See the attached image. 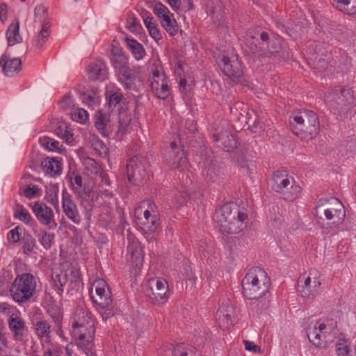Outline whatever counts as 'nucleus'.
Masks as SVG:
<instances>
[{
	"label": "nucleus",
	"mask_w": 356,
	"mask_h": 356,
	"mask_svg": "<svg viewBox=\"0 0 356 356\" xmlns=\"http://www.w3.org/2000/svg\"><path fill=\"white\" fill-rule=\"evenodd\" d=\"M19 26L20 22L19 19L15 20L8 26L6 32V38L9 46H13L21 42L22 38L19 34Z\"/></svg>",
	"instance_id": "c9c22d12"
},
{
	"label": "nucleus",
	"mask_w": 356,
	"mask_h": 356,
	"mask_svg": "<svg viewBox=\"0 0 356 356\" xmlns=\"http://www.w3.org/2000/svg\"><path fill=\"white\" fill-rule=\"evenodd\" d=\"M301 193V187L293 179L288 186L284 188L279 193L280 196L286 201H294L298 198Z\"/></svg>",
	"instance_id": "72a5a7b5"
},
{
	"label": "nucleus",
	"mask_w": 356,
	"mask_h": 356,
	"mask_svg": "<svg viewBox=\"0 0 356 356\" xmlns=\"http://www.w3.org/2000/svg\"><path fill=\"white\" fill-rule=\"evenodd\" d=\"M178 81L179 90L183 95L187 109L189 111H197L199 108L195 104V99L192 96L193 80L190 76H184L180 77Z\"/></svg>",
	"instance_id": "aec40b11"
},
{
	"label": "nucleus",
	"mask_w": 356,
	"mask_h": 356,
	"mask_svg": "<svg viewBox=\"0 0 356 356\" xmlns=\"http://www.w3.org/2000/svg\"><path fill=\"white\" fill-rule=\"evenodd\" d=\"M160 23L165 30L172 36L177 34L179 29L174 15L170 12L160 19Z\"/></svg>",
	"instance_id": "37998d69"
},
{
	"label": "nucleus",
	"mask_w": 356,
	"mask_h": 356,
	"mask_svg": "<svg viewBox=\"0 0 356 356\" xmlns=\"http://www.w3.org/2000/svg\"><path fill=\"white\" fill-rule=\"evenodd\" d=\"M268 284L265 270L257 267L251 268L242 280L243 295L250 300L259 299L267 291Z\"/></svg>",
	"instance_id": "20e7f679"
},
{
	"label": "nucleus",
	"mask_w": 356,
	"mask_h": 356,
	"mask_svg": "<svg viewBox=\"0 0 356 356\" xmlns=\"http://www.w3.org/2000/svg\"><path fill=\"white\" fill-rule=\"evenodd\" d=\"M234 307L229 301L222 302L216 312V321L222 329L228 328L233 324Z\"/></svg>",
	"instance_id": "412c9836"
},
{
	"label": "nucleus",
	"mask_w": 356,
	"mask_h": 356,
	"mask_svg": "<svg viewBox=\"0 0 356 356\" xmlns=\"http://www.w3.org/2000/svg\"><path fill=\"white\" fill-rule=\"evenodd\" d=\"M315 214L320 218L323 214L326 220H330L333 224H339L343 221L346 211L343 204L338 199L330 197L318 202Z\"/></svg>",
	"instance_id": "423d86ee"
},
{
	"label": "nucleus",
	"mask_w": 356,
	"mask_h": 356,
	"mask_svg": "<svg viewBox=\"0 0 356 356\" xmlns=\"http://www.w3.org/2000/svg\"><path fill=\"white\" fill-rule=\"evenodd\" d=\"M55 134L62 139L65 140L66 143L72 145L74 141V134L72 129L63 121L58 122L55 128Z\"/></svg>",
	"instance_id": "4c0bfd02"
},
{
	"label": "nucleus",
	"mask_w": 356,
	"mask_h": 356,
	"mask_svg": "<svg viewBox=\"0 0 356 356\" xmlns=\"http://www.w3.org/2000/svg\"><path fill=\"white\" fill-rule=\"evenodd\" d=\"M127 175L130 182L140 185L148 177L145 163L137 157L132 158L127 165Z\"/></svg>",
	"instance_id": "f3484780"
},
{
	"label": "nucleus",
	"mask_w": 356,
	"mask_h": 356,
	"mask_svg": "<svg viewBox=\"0 0 356 356\" xmlns=\"http://www.w3.org/2000/svg\"><path fill=\"white\" fill-rule=\"evenodd\" d=\"M145 295L154 305H163L169 298L168 284L162 277H152L145 285Z\"/></svg>",
	"instance_id": "9d476101"
},
{
	"label": "nucleus",
	"mask_w": 356,
	"mask_h": 356,
	"mask_svg": "<svg viewBox=\"0 0 356 356\" xmlns=\"http://www.w3.org/2000/svg\"><path fill=\"white\" fill-rule=\"evenodd\" d=\"M216 220L222 232L237 234L245 227L248 215L238 207H232V204H223L216 213Z\"/></svg>",
	"instance_id": "7ed1b4c3"
},
{
	"label": "nucleus",
	"mask_w": 356,
	"mask_h": 356,
	"mask_svg": "<svg viewBox=\"0 0 356 356\" xmlns=\"http://www.w3.org/2000/svg\"><path fill=\"white\" fill-rule=\"evenodd\" d=\"M118 81L127 88H130L135 79L134 71L125 65L115 70Z\"/></svg>",
	"instance_id": "f704fd0d"
},
{
	"label": "nucleus",
	"mask_w": 356,
	"mask_h": 356,
	"mask_svg": "<svg viewBox=\"0 0 356 356\" xmlns=\"http://www.w3.org/2000/svg\"><path fill=\"white\" fill-rule=\"evenodd\" d=\"M127 28L132 33H137L141 28V25L135 17H131L127 19Z\"/></svg>",
	"instance_id": "69168bd1"
},
{
	"label": "nucleus",
	"mask_w": 356,
	"mask_h": 356,
	"mask_svg": "<svg viewBox=\"0 0 356 356\" xmlns=\"http://www.w3.org/2000/svg\"><path fill=\"white\" fill-rule=\"evenodd\" d=\"M59 187L58 184H49L46 188L44 200L51 204L56 209L59 208L58 202Z\"/></svg>",
	"instance_id": "c03bdc74"
},
{
	"label": "nucleus",
	"mask_w": 356,
	"mask_h": 356,
	"mask_svg": "<svg viewBox=\"0 0 356 356\" xmlns=\"http://www.w3.org/2000/svg\"><path fill=\"white\" fill-rule=\"evenodd\" d=\"M94 118L95 126L103 136H113L116 140H120L133 127L137 126L131 123V119L127 113H119L117 124L111 120L110 113H96Z\"/></svg>",
	"instance_id": "f257e3e1"
},
{
	"label": "nucleus",
	"mask_w": 356,
	"mask_h": 356,
	"mask_svg": "<svg viewBox=\"0 0 356 356\" xmlns=\"http://www.w3.org/2000/svg\"><path fill=\"white\" fill-rule=\"evenodd\" d=\"M54 240V235L53 234L44 232L41 238L40 243L44 248L49 249L51 246Z\"/></svg>",
	"instance_id": "338daca9"
},
{
	"label": "nucleus",
	"mask_w": 356,
	"mask_h": 356,
	"mask_svg": "<svg viewBox=\"0 0 356 356\" xmlns=\"http://www.w3.org/2000/svg\"><path fill=\"white\" fill-rule=\"evenodd\" d=\"M337 321L332 318H323L310 322L307 328L309 341L316 347L325 348L335 338Z\"/></svg>",
	"instance_id": "f03ea898"
},
{
	"label": "nucleus",
	"mask_w": 356,
	"mask_h": 356,
	"mask_svg": "<svg viewBox=\"0 0 356 356\" xmlns=\"http://www.w3.org/2000/svg\"><path fill=\"white\" fill-rule=\"evenodd\" d=\"M293 121L296 123L297 126H300V132L298 131L299 128L298 127H294L293 131L294 133L300 137L302 140H309L312 138V135L309 134H305V133L302 132V127L304 126V119L302 116L296 115L293 117Z\"/></svg>",
	"instance_id": "4d7b16f0"
},
{
	"label": "nucleus",
	"mask_w": 356,
	"mask_h": 356,
	"mask_svg": "<svg viewBox=\"0 0 356 356\" xmlns=\"http://www.w3.org/2000/svg\"><path fill=\"white\" fill-rule=\"evenodd\" d=\"M38 277L30 273H24V302H33L38 296L40 290Z\"/></svg>",
	"instance_id": "4be33fe9"
},
{
	"label": "nucleus",
	"mask_w": 356,
	"mask_h": 356,
	"mask_svg": "<svg viewBox=\"0 0 356 356\" xmlns=\"http://www.w3.org/2000/svg\"><path fill=\"white\" fill-rule=\"evenodd\" d=\"M70 118L78 123L86 124L89 120L88 113H69Z\"/></svg>",
	"instance_id": "e2e57ef3"
},
{
	"label": "nucleus",
	"mask_w": 356,
	"mask_h": 356,
	"mask_svg": "<svg viewBox=\"0 0 356 356\" xmlns=\"http://www.w3.org/2000/svg\"><path fill=\"white\" fill-rule=\"evenodd\" d=\"M43 348V356H61L60 347L51 343L44 346Z\"/></svg>",
	"instance_id": "680f3d73"
},
{
	"label": "nucleus",
	"mask_w": 356,
	"mask_h": 356,
	"mask_svg": "<svg viewBox=\"0 0 356 356\" xmlns=\"http://www.w3.org/2000/svg\"><path fill=\"white\" fill-rule=\"evenodd\" d=\"M337 356H353L350 342L344 337L339 338L335 346Z\"/></svg>",
	"instance_id": "09e8293b"
},
{
	"label": "nucleus",
	"mask_w": 356,
	"mask_h": 356,
	"mask_svg": "<svg viewBox=\"0 0 356 356\" xmlns=\"http://www.w3.org/2000/svg\"><path fill=\"white\" fill-rule=\"evenodd\" d=\"M42 195V190L38 186L29 184L24 188V196L28 199L40 198Z\"/></svg>",
	"instance_id": "6e6d98bb"
},
{
	"label": "nucleus",
	"mask_w": 356,
	"mask_h": 356,
	"mask_svg": "<svg viewBox=\"0 0 356 356\" xmlns=\"http://www.w3.org/2000/svg\"><path fill=\"white\" fill-rule=\"evenodd\" d=\"M165 161L172 168H178L181 171H187L186 177H188V167L186 154L182 147H178L175 141L170 143V149L165 156Z\"/></svg>",
	"instance_id": "4468645a"
},
{
	"label": "nucleus",
	"mask_w": 356,
	"mask_h": 356,
	"mask_svg": "<svg viewBox=\"0 0 356 356\" xmlns=\"http://www.w3.org/2000/svg\"><path fill=\"white\" fill-rule=\"evenodd\" d=\"M105 96L106 104L111 110H120L122 100V95L120 92L113 90V85H108L106 88Z\"/></svg>",
	"instance_id": "2f4dec72"
},
{
	"label": "nucleus",
	"mask_w": 356,
	"mask_h": 356,
	"mask_svg": "<svg viewBox=\"0 0 356 356\" xmlns=\"http://www.w3.org/2000/svg\"><path fill=\"white\" fill-rule=\"evenodd\" d=\"M321 282L317 273L310 272L308 275H302L298 280V290L305 298H313L321 291Z\"/></svg>",
	"instance_id": "9b49d317"
},
{
	"label": "nucleus",
	"mask_w": 356,
	"mask_h": 356,
	"mask_svg": "<svg viewBox=\"0 0 356 356\" xmlns=\"http://www.w3.org/2000/svg\"><path fill=\"white\" fill-rule=\"evenodd\" d=\"M70 180L73 191L77 193L81 194L84 191L82 177L76 172L73 171L70 175Z\"/></svg>",
	"instance_id": "5fc2aeb1"
},
{
	"label": "nucleus",
	"mask_w": 356,
	"mask_h": 356,
	"mask_svg": "<svg viewBox=\"0 0 356 356\" xmlns=\"http://www.w3.org/2000/svg\"><path fill=\"white\" fill-rule=\"evenodd\" d=\"M225 125L216 129L212 133V137L218 147L225 152H231L236 147V140L227 124Z\"/></svg>",
	"instance_id": "a211bd4d"
},
{
	"label": "nucleus",
	"mask_w": 356,
	"mask_h": 356,
	"mask_svg": "<svg viewBox=\"0 0 356 356\" xmlns=\"http://www.w3.org/2000/svg\"><path fill=\"white\" fill-rule=\"evenodd\" d=\"M35 245V241L31 236V234H26L24 233V252L26 251L31 252L33 250Z\"/></svg>",
	"instance_id": "0e129e2a"
},
{
	"label": "nucleus",
	"mask_w": 356,
	"mask_h": 356,
	"mask_svg": "<svg viewBox=\"0 0 356 356\" xmlns=\"http://www.w3.org/2000/svg\"><path fill=\"white\" fill-rule=\"evenodd\" d=\"M24 224H26L32 232L35 234L38 227V225L31 215L24 211Z\"/></svg>",
	"instance_id": "052dcab7"
},
{
	"label": "nucleus",
	"mask_w": 356,
	"mask_h": 356,
	"mask_svg": "<svg viewBox=\"0 0 356 356\" xmlns=\"http://www.w3.org/2000/svg\"><path fill=\"white\" fill-rule=\"evenodd\" d=\"M135 216L140 230L145 234L155 233L159 227V217L154 203L146 200L135 209Z\"/></svg>",
	"instance_id": "39448f33"
},
{
	"label": "nucleus",
	"mask_w": 356,
	"mask_h": 356,
	"mask_svg": "<svg viewBox=\"0 0 356 356\" xmlns=\"http://www.w3.org/2000/svg\"><path fill=\"white\" fill-rule=\"evenodd\" d=\"M52 280L58 294L63 293L65 286H69V274L66 271L64 273L53 275Z\"/></svg>",
	"instance_id": "3c124183"
},
{
	"label": "nucleus",
	"mask_w": 356,
	"mask_h": 356,
	"mask_svg": "<svg viewBox=\"0 0 356 356\" xmlns=\"http://www.w3.org/2000/svg\"><path fill=\"white\" fill-rule=\"evenodd\" d=\"M325 103L328 109L350 111L354 107L353 91L348 88L337 87L326 94Z\"/></svg>",
	"instance_id": "0eeeda50"
},
{
	"label": "nucleus",
	"mask_w": 356,
	"mask_h": 356,
	"mask_svg": "<svg viewBox=\"0 0 356 356\" xmlns=\"http://www.w3.org/2000/svg\"><path fill=\"white\" fill-rule=\"evenodd\" d=\"M83 165L85 170L88 175L91 176V179H101L106 184L109 185V181L106 174L102 170L97 163L91 158L87 157L83 160Z\"/></svg>",
	"instance_id": "c85d7f7f"
},
{
	"label": "nucleus",
	"mask_w": 356,
	"mask_h": 356,
	"mask_svg": "<svg viewBox=\"0 0 356 356\" xmlns=\"http://www.w3.org/2000/svg\"><path fill=\"white\" fill-rule=\"evenodd\" d=\"M69 274V287L71 289L79 288L81 285V275L78 270H70L66 271Z\"/></svg>",
	"instance_id": "13d9d810"
},
{
	"label": "nucleus",
	"mask_w": 356,
	"mask_h": 356,
	"mask_svg": "<svg viewBox=\"0 0 356 356\" xmlns=\"http://www.w3.org/2000/svg\"><path fill=\"white\" fill-rule=\"evenodd\" d=\"M19 226L10 230L7 234V239L9 242L16 243L19 241L20 234L19 232Z\"/></svg>",
	"instance_id": "774afa93"
},
{
	"label": "nucleus",
	"mask_w": 356,
	"mask_h": 356,
	"mask_svg": "<svg viewBox=\"0 0 356 356\" xmlns=\"http://www.w3.org/2000/svg\"><path fill=\"white\" fill-rule=\"evenodd\" d=\"M86 73L92 81H103L108 79V68L100 60L92 61L86 67Z\"/></svg>",
	"instance_id": "b1692460"
},
{
	"label": "nucleus",
	"mask_w": 356,
	"mask_h": 356,
	"mask_svg": "<svg viewBox=\"0 0 356 356\" xmlns=\"http://www.w3.org/2000/svg\"><path fill=\"white\" fill-rule=\"evenodd\" d=\"M216 60L219 67L227 76L237 79L243 74L238 56L232 48L222 50V53L216 56Z\"/></svg>",
	"instance_id": "6e6552de"
},
{
	"label": "nucleus",
	"mask_w": 356,
	"mask_h": 356,
	"mask_svg": "<svg viewBox=\"0 0 356 356\" xmlns=\"http://www.w3.org/2000/svg\"><path fill=\"white\" fill-rule=\"evenodd\" d=\"M140 15L143 19L144 24L148 30L150 36L157 42L161 40V33L158 28V24L152 14L144 10L141 12Z\"/></svg>",
	"instance_id": "c756f323"
},
{
	"label": "nucleus",
	"mask_w": 356,
	"mask_h": 356,
	"mask_svg": "<svg viewBox=\"0 0 356 356\" xmlns=\"http://www.w3.org/2000/svg\"><path fill=\"white\" fill-rule=\"evenodd\" d=\"M35 330L42 346L52 343L51 327L47 321H38L35 324Z\"/></svg>",
	"instance_id": "473e14b6"
},
{
	"label": "nucleus",
	"mask_w": 356,
	"mask_h": 356,
	"mask_svg": "<svg viewBox=\"0 0 356 356\" xmlns=\"http://www.w3.org/2000/svg\"><path fill=\"white\" fill-rule=\"evenodd\" d=\"M334 6L347 15L356 14V0H334Z\"/></svg>",
	"instance_id": "49530a36"
},
{
	"label": "nucleus",
	"mask_w": 356,
	"mask_h": 356,
	"mask_svg": "<svg viewBox=\"0 0 356 356\" xmlns=\"http://www.w3.org/2000/svg\"><path fill=\"white\" fill-rule=\"evenodd\" d=\"M91 146L94 151L102 157H107L108 149L97 136H92L90 138Z\"/></svg>",
	"instance_id": "603ef678"
},
{
	"label": "nucleus",
	"mask_w": 356,
	"mask_h": 356,
	"mask_svg": "<svg viewBox=\"0 0 356 356\" xmlns=\"http://www.w3.org/2000/svg\"><path fill=\"white\" fill-rule=\"evenodd\" d=\"M127 264L131 271L137 273L143 265L144 253L140 243L134 238H129V244L127 248Z\"/></svg>",
	"instance_id": "f8f14e48"
},
{
	"label": "nucleus",
	"mask_w": 356,
	"mask_h": 356,
	"mask_svg": "<svg viewBox=\"0 0 356 356\" xmlns=\"http://www.w3.org/2000/svg\"><path fill=\"white\" fill-rule=\"evenodd\" d=\"M203 163L207 168V174L210 179L215 181L216 178L219 176L221 172L220 166L212 159H207L206 161H204Z\"/></svg>",
	"instance_id": "864d4df0"
},
{
	"label": "nucleus",
	"mask_w": 356,
	"mask_h": 356,
	"mask_svg": "<svg viewBox=\"0 0 356 356\" xmlns=\"http://www.w3.org/2000/svg\"><path fill=\"white\" fill-rule=\"evenodd\" d=\"M260 39L262 41L261 47L258 48L257 43L259 39L249 32L247 34L244 44L250 49V54L259 56H271L274 54L277 53L280 49L278 42H269L268 35L266 32H262L259 35Z\"/></svg>",
	"instance_id": "1a4fd4ad"
},
{
	"label": "nucleus",
	"mask_w": 356,
	"mask_h": 356,
	"mask_svg": "<svg viewBox=\"0 0 356 356\" xmlns=\"http://www.w3.org/2000/svg\"><path fill=\"white\" fill-rule=\"evenodd\" d=\"M125 42L136 60H142L145 55L143 46L134 38H125Z\"/></svg>",
	"instance_id": "79ce46f5"
},
{
	"label": "nucleus",
	"mask_w": 356,
	"mask_h": 356,
	"mask_svg": "<svg viewBox=\"0 0 356 356\" xmlns=\"http://www.w3.org/2000/svg\"><path fill=\"white\" fill-rule=\"evenodd\" d=\"M94 325L95 321L91 314L86 309H80L75 313L72 323V332L81 335L80 332L84 328L88 330L87 336L90 338L95 332Z\"/></svg>",
	"instance_id": "dca6fc26"
},
{
	"label": "nucleus",
	"mask_w": 356,
	"mask_h": 356,
	"mask_svg": "<svg viewBox=\"0 0 356 356\" xmlns=\"http://www.w3.org/2000/svg\"><path fill=\"white\" fill-rule=\"evenodd\" d=\"M193 347L185 344H177L173 348L168 345L161 348V354L163 356H187Z\"/></svg>",
	"instance_id": "58836bf2"
},
{
	"label": "nucleus",
	"mask_w": 356,
	"mask_h": 356,
	"mask_svg": "<svg viewBox=\"0 0 356 356\" xmlns=\"http://www.w3.org/2000/svg\"><path fill=\"white\" fill-rule=\"evenodd\" d=\"M42 145L48 151L56 152L60 154L65 152V148L58 140L50 137L45 136L42 140Z\"/></svg>",
	"instance_id": "8fccbe9b"
},
{
	"label": "nucleus",
	"mask_w": 356,
	"mask_h": 356,
	"mask_svg": "<svg viewBox=\"0 0 356 356\" xmlns=\"http://www.w3.org/2000/svg\"><path fill=\"white\" fill-rule=\"evenodd\" d=\"M8 325L16 340H22V320L20 312L13 313L8 320Z\"/></svg>",
	"instance_id": "e433bc0d"
},
{
	"label": "nucleus",
	"mask_w": 356,
	"mask_h": 356,
	"mask_svg": "<svg viewBox=\"0 0 356 356\" xmlns=\"http://www.w3.org/2000/svg\"><path fill=\"white\" fill-rule=\"evenodd\" d=\"M79 99L83 104L90 110H95L100 104V96L97 90L88 89L79 94Z\"/></svg>",
	"instance_id": "7c9ffc66"
},
{
	"label": "nucleus",
	"mask_w": 356,
	"mask_h": 356,
	"mask_svg": "<svg viewBox=\"0 0 356 356\" xmlns=\"http://www.w3.org/2000/svg\"><path fill=\"white\" fill-rule=\"evenodd\" d=\"M90 296L93 302L102 308L111 305V292L103 279H96L91 285Z\"/></svg>",
	"instance_id": "2eb2a0df"
},
{
	"label": "nucleus",
	"mask_w": 356,
	"mask_h": 356,
	"mask_svg": "<svg viewBox=\"0 0 356 356\" xmlns=\"http://www.w3.org/2000/svg\"><path fill=\"white\" fill-rule=\"evenodd\" d=\"M29 207L38 220L42 225H49L51 224L54 219V214L50 207L40 201H36L33 204H30Z\"/></svg>",
	"instance_id": "5701e85b"
},
{
	"label": "nucleus",
	"mask_w": 356,
	"mask_h": 356,
	"mask_svg": "<svg viewBox=\"0 0 356 356\" xmlns=\"http://www.w3.org/2000/svg\"><path fill=\"white\" fill-rule=\"evenodd\" d=\"M34 17L35 21L42 23L41 30L38 35L35 43V45L40 48L49 36L51 24L47 20V10L42 5H39L35 7L34 10Z\"/></svg>",
	"instance_id": "6ab92c4d"
},
{
	"label": "nucleus",
	"mask_w": 356,
	"mask_h": 356,
	"mask_svg": "<svg viewBox=\"0 0 356 356\" xmlns=\"http://www.w3.org/2000/svg\"><path fill=\"white\" fill-rule=\"evenodd\" d=\"M111 62L113 68L117 70L127 64V58L121 49L113 47L111 50Z\"/></svg>",
	"instance_id": "a18cd8bd"
},
{
	"label": "nucleus",
	"mask_w": 356,
	"mask_h": 356,
	"mask_svg": "<svg viewBox=\"0 0 356 356\" xmlns=\"http://www.w3.org/2000/svg\"><path fill=\"white\" fill-rule=\"evenodd\" d=\"M154 15L160 19L170 13L169 9L163 3H156L152 7Z\"/></svg>",
	"instance_id": "bf43d9fd"
},
{
	"label": "nucleus",
	"mask_w": 356,
	"mask_h": 356,
	"mask_svg": "<svg viewBox=\"0 0 356 356\" xmlns=\"http://www.w3.org/2000/svg\"><path fill=\"white\" fill-rule=\"evenodd\" d=\"M293 179L286 171L277 170L273 173L271 179V188L279 194L284 187L288 186L289 184Z\"/></svg>",
	"instance_id": "cd10ccee"
},
{
	"label": "nucleus",
	"mask_w": 356,
	"mask_h": 356,
	"mask_svg": "<svg viewBox=\"0 0 356 356\" xmlns=\"http://www.w3.org/2000/svg\"><path fill=\"white\" fill-rule=\"evenodd\" d=\"M44 172L50 176L60 174L62 169L61 161L57 158L47 157L42 162Z\"/></svg>",
	"instance_id": "ea45409f"
},
{
	"label": "nucleus",
	"mask_w": 356,
	"mask_h": 356,
	"mask_svg": "<svg viewBox=\"0 0 356 356\" xmlns=\"http://www.w3.org/2000/svg\"><path fill=\"white\" fill-rule=\"evenodd\" d=\"M16 273L17 275L10 286V293L13 300L21 305L22 303V275L19 274L17 270Z\"/></svg>",
	"instance_id": "a19ab883"
},
{
	"label": "nucleus",
	"mask_w": 356,
	"mask_h": 356,
	"mask_svg": "<svg viewBox=\"0 0 356 356\" xmlns=\"http://www.w3.org/2000/svg\"><path fill=\"white\" fill-rule=\"evenodd\" d=\"M59 108L62 110H70L71 111H86L84 108L79 107V105L75 103L71 92H68L63 97L59 102Z\"/></svg>",
	"instance_id": "de8ad7c7"
},
{
	"label": "nucleus",
	"mask_w": 356,
	"mask_h": 356,
	"mask_svg": "<svg viewBox=\"0 0 356 356\" xmlns=\"http://www.w3.org/2000/svg\"><path fill=\"white\" fill-rule=\"evenodd\" d=\"M62 206L67 217L75 224H79L81 217L76 205L73 202L71 195L65 191L63 192Z\"/></svg>",
	"instance_id": "393cba45"
},
{
	"label": "nucleus",
	"mask_w": 356,
	"mask_h": 356,
	"mask_svg": "<svg viewBox=\"0 0 356 356\" xmlns=\"http://www.w3.org/2000/svg\"><path fill=\"white\" fill-rule=\"evenodd\" d=\"M22 64L20 58H10L7 54H3L0 57V67L3 74L7 76H11L19 70Z\"/></svg>",
	"instance_id": "a878e982"
},
{
	"label": "nucleus",
	"mask_w": 356,
	"mask_h": 356,
	"mask_svg": "<svg viewBox=\"0 0 356 356\" xmlns=\"http://www.w3.org/2000/svg\"><path fill=\"white\" fill-rule=\"evenodd\" d=\"M88 330L83 328L81 334L73 333L72 332V337L77 341V346L83 350L87 356H93V338L95 334H92L90 338L88 337Z\"/></svg>",
	"instance_id": "bb28decb"
},
{
	"label": "nucleus",
	"mask_w": 356,
	"mask_h": 356,
	"mask_svg": "<svg viewBox=\"0 0 356 356\" xmlns=\"http://www.w3.org/2000/svg\"><path fill=\"white\" fill-rule=\"evenodd\" d=\"M152 92L159 99H165L170 95V79L159 70L153 71L149 79Z\"/></svg>",
	"instance_id": "ddd939ff"
}]
</instances>
